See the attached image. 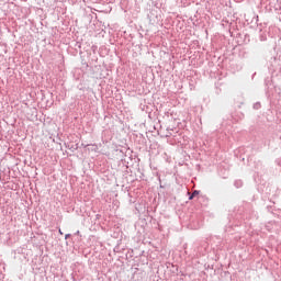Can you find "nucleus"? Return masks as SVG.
I'll return each mask as SVG.
<instances>
[{
    "label": "nucleus",
    "mask_w": 281,
    "mask_h": 281,
    "mask_svg": "<svg viewBox=\"0 0 281 281\" xmlns=\"http://www.w3.org/2000/svg\"><path fill=\"white\" fill-rule=\"evenodd\" d=\"M196 194H199V191H194V192L191 194V196L189 198L190 201H192V199H194V196H196Z\"/></svg>",
    "instance_id": "1"
}]
</instances>
